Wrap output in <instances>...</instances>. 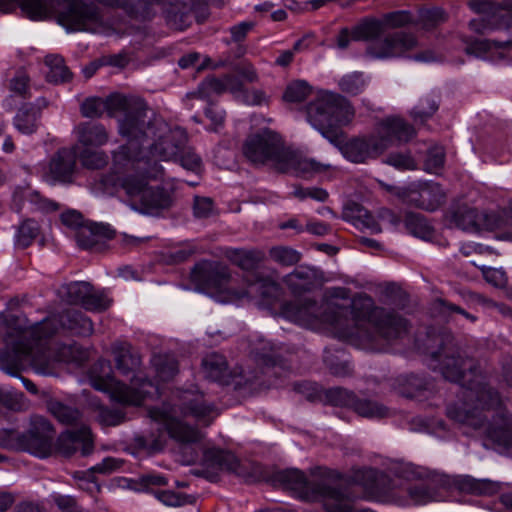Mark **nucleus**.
I'll return each instance as SVG.
<instances>
[{
  "label": "nucleus",
  "instance_id": "obj_32",
  "mask_svg": "<svg viewBox=\"0 0 512 512\" xmlns=\"http://www.w3.org/2000/svg\"><path fill=\"white\" fill-rule=\"evenodd\" d=\"M316 271L307 266H298L287 274L283 281L293 294L309 291L315 284Z\"/></svg>",
  "mask_w": 512,
  "mask_h": 512
},
{
  "label": "nucleus",
  "instance_id": "obj_47",
  "mask_svg": "<svg viewBox=\"0 0 512 512\" xmlns=\"http://www.w3.org/2000/svg\"><path fill=\"white\" fill-rule=\"evenodd\" d=\"M383 31V22L377 19H365L352 30V37L358 40H372Z\"/></svg>",
  "mask_w": 512,
  "mask_h": 512
},
{
  "label": "nucleus",
  "instance_id": "obj_43",
  "mask_svg": "<svg viewBox=\"0 0 512 512\" xmlns=\"http://www.w3.org/2000/svg\"><path fill=\"white\" fill-rule=\"evenodd\" d=\"M439 109V99L433 94L422 97L410 112V116L415 123L423 124L430 119Z\"/></svg>",
  "mask_w": 512,
  "mask_h": 512
},
{
  "label": "nucleus",
  "instance_id": "obj_7",
  "mask_svg": "<svg viewBox=\"0 0 512 512\" xmlns=\"http://www.w3.org/2000/svg\"><path fill=\"white\" fill-rule=\"evenodd\" d=\"M116 369L123 376L129 377L128 386L107 373L92 376L91 384L99 391L110 394L112 400L124 405H140L143 399L152 393L153 383L141 371V357L128 343H117L112 349Z\"/></svg>",
  "mask_w": 512,
  "mask_h": 512
},
{
  "label": "nucleus",
  "instance_id": "obj_18",
  "mask_svg": "<svg viewBox=\"0 0 512 512\" xmlns=\"http://www.w3.org/2000/svg\"><path fill=\"white\" fill-rule=\"evenodd\" d=\"M204 463L207 467L235 473L247 483L261 480V468L255 464L240 463L236 456L221 449H208L204 452Z\"/></svg>",
  "mask_w": 512,
  "mask_h": 512
},
{
  "label": "nucleus",
  "instance_id": "obj_55",
  "mask_svg": "<svg viewBox=\"0 0 512 512\" xmlns=\"http://www.w3.org/2000/svg\"><path fill=\"white\" fill-rule=\"evenodd\" d=\"M9 90L24 99L31 97L30 76L25 69L20 68L15 72L9 81Z\"/></svg>",
  "mask_w": 512,
  "mask_h": 512
},
{
  "label": "nucleus",
  "instance_id": "obj_25",
  "mask_svg": "<svg viewBox=\"0 0 512 512\" xmlns=\"http://www.w3.org/2000/svg\"><path fill=\"white\" fill-rule=\"evenodd\" d=\"M179 401L178 407L184 416H192L206 425L218 415L215 406L208 403L198 391H183L179 395Z\"/></svg>",
  "mask_w": 512,
  "mask_h": 512
},
{
  "label": "nucleus",
  "instance_id": "obj_22",
  "mask_svg": "<svg viewBox=\"0 0 512 512\" xmlns=\"http://www.w3.org/2000/svg\"><path fill=\"white\" fill-rule=\"evenodd\" d=\"M446 217L450 225H454L464 231L476 232L479 231L482 226H486L490 229L500 227L498 222L490 221L494 218L493 215H484L465 202L453 203Z\"/></svg>",
  "mask_w": 512,
  "mask_h": 512
},
{
  "label": "nucleus",
  "instance_id": "obj_1",
  "mask_svg": "<svg viewBox=\"0 0 512 512\" xmlns=\"http://www.w3.org/2000/svg\"><path fill=\"white\" fill-rule=\"evenodd\" d=\"M425 347L430 368L461 386V400L447 406V416L476 429L484 428L492 441L512 450L511 418L500 393L487 381L488 371L462 353L449 331H429Z\"/></svg>",
  "mask_w": 512,
  "mask_h": 512
},
{
  "label": "nucleus",
  "instance_id": "obj_21",
  "mask_svg": "<svg viewBox=\"0 0 512 512\" xmlns=\"http://www.w3.org/2000/svg\"><path fill=\"white\" fill-rule=\"evenodd\" d=\"M403 201L416 208L435 211L446 201V193L438 183H412L403 192Z\"/></svg>",
  "mask_w": 512,
  "mask_h": 512
},
{
  "label": "nucleus",
  "instance_id": "obj_51",
  "mask_svg": "<svg viewBox=\"0 0 512 512\" xmlns=\"http://www.w3.org/2000/svg\"><path fill=\"white\" fill-rule=\"evenodd\" d=\"M322 507L328 512H375L371 509H354L349 502L341 497L328 496L322 485Z\"/></svg>",
  "mask_w": 512,
  "mask_h": 512
},
{
  "label": "nucleus",
  "instance_id": "obj_36",
  "mask_svg": "<svg viewBox=\"0 0 512 512\" xmlns=\"http://www.w3.org/2000/svg\"><path fill=\"white\" fill-rule=\"evenodd\" d=\"M48 68L46 79L48 82L60 84L72 79V73L66 66L64 58L57 54H49L44 58Z\"/></svg>",
  "mask_w": 512,
  "mask_h": 512
},
{
  "label": "nucleus",
  "instance_id": "obj_50",
  "mask_svg": "<svg viewBox=\"0 0 512 512\" xmlns=\"http://www.w3.org/2000/svg\"><path fill=\"white\" fill-rule=\"evenodd\" d=\"M338 86L342 92L355 96L364 91L366 80L362 72H352L341 77Z\"/></svg>",
  "mask_w": 512,
  "mask_h": 512
},
{
  "label": "nucleus",
  "instance_id": "obj_10",
  "mask_svg": "<svg viewBox=\"0 0 512 512\" xmlns=\"http://www.w3.org/2000/svg\"><path fill=\"white\" fill-rule=\"evenodd\" d=\"M150 416L153 426L148 434L135 437L138 447L150 452H157L164 448L166 434L181 444L197 443L202 439V433L181 420L171 416L166 411L151 409Z\"/></svg>",
  "mask_w": 512,
  "mask_h": 512
},
{
  "label": "nucleus",
  "instance_id": "obj_28",
  "mask_svg": "<svg viewBox=\"0 0 512 512\" xmlns=\"http://www.w3.org/2000/svg\"><path fill=\"white\" fill-rule=\"evenodd\" d=\"M283 160L280 161L281 172L292 173L298 177L309 179L320 170V165L313 159L307 158L299 151L287 149Z\"/></svg>",
  "mask_w": 512,
  "mask_h": 512
},
{
  "label": "nucleus",
  "instance_id": "obj_54",
  "mask_svg": "<svg viewBox=\"0 0 512 512\" xmlns=\"http://www.w3.org/2000/svg\"><path fill=\"white\" fill-rule=\"evenodd\" d=\"M269 255L273 261L283 266H292L301 259V254L293 248L287 246L272 247Z\"/></svg>",
  "mask_w": 512,
  "mask_h": 512
},
{
  "label": "nucleus",
  "instance_id": "obj_62",
  "mask_svg": "<svg viewBox=\"0 0 512 512\" xmlns=\"http://www.w3.org/2000/svg\"><path fill=\"white\" fill-rule=\"evenodd\" d=\"M382 475L380 471L373 468H363L355 474V480L368 490L378 489L377 481Z\"/></svg>",
  "mask_w": 512,
  "mask_h": 512
},
{
  "label": "nucleus",
  "instance_id": "obj_33",
  "mask_svg": "<svg viewBox=\"0 0 512 512\" xmlns=\"http://www.w3.org/2000/svg\"><path fill=\"white\" fill-rule=\"evenodd\" d=\"M202 365L207 378L221 384L228 383L230 373L224 356L209 354L203 359Z\"/></svg>",
  "mask_w": 512,
  "mask_h": 512
},
{
  "label": "nucleus",
  "instance_id": "obj_45",
  "mask_svg": "<svg viewBox=\"0 0 512 512\" xmlns=\"http://www.w3.org/2000/svg\"><path fill=\"white\" fill-rule=\"evenodd\" d=\"M226 92L225 91V84H224V77L222 78H215L210 77L206 78L204 81H202L197 89V91L191 92L187 94L188 98L191 99H204V100H210L212 95L216 94H222Z\"/></svg>",
  "mask_w": 512,
  "mask_h": 512
},
{
  "label": "nucleus",
  "instance_id": "obj_24",
  "mask_svg": "<svg viewBox=\"0 0 512 512\" xmlns=\"http://www.w3.org/2000/svg\"><path fill=\"white\" fill-rule=\"evenodd\" d=\"M76 159L73 149H59L43 167L42 178L50 184L71 183L76 170Z\"/></svg>",
  "mask_w": 512,
  "mask_h": 512
},
{
  "label": "nucleus",
  "instance_id": "obj_20",
  "mask_svg": "<svg viewBox=\"0 0 512 512\" xmlns=\"http://www.w3.org/2000/svg\"><path fill=\"white\" fill-rule=\"evenodd\" d=\"M416 47L417 39L412 33L397 31L373 40L367 47V54L378 59L401 57Z\"/></svg>",
  "mask_w": 512,
  "mask_h": 512
},
{
  "label": "nucleus",
  "instance_id": "obj_61",
  "mask_svg": "<svg viewBox=\"0 0 512 512\" xmlns=\"http://www.w3.org/2000/svg\"><path fill=\"white\" fill-rule=\"evenodd\" d=\"M385 301L398 308H404L408 301L407 294L396 284H388L383 290Z\"/></svg>",
  "mask_w": 512,
  "mask_h": 512
},
{
  "label": "nucleus",
  "instance_id": "obj_13",
  "mask_svg": "<svg viewBox=\"0 0 512 512\" xmlns=\"http://www.w3.org/2000/svg\"><path fill=\"white\" fill-rule=\"evenodd\" d=\"M355 117V108L343 95L322 90V136L329 140L328 134L343 132Z\"/></svg>",
  "mask_w": 512,
  "mask_h": 512
},
{
  "label": "nucleus",
  "instance_id": "obj_39",
  "mask_svg": "<svg viewBox=\"0 0 512 512\" xmlns=\"http://www.w3.org/2000/svg\"><path fill=\"white\" fill-rule=\"evenodd\" d=\"M351 408L358 415L366 418H384L391 415L390 409L383 404L369 399H359L356 396Z\"/></svg>",
  "mask_w": 512,
  "mask_h": 512
},
{
  "label": "nucleus",
  "instance_id": "obj_23",
  "mask_svg": "<svg viewBox=\"0 0 512 512\" xmlns=\"http://www.w3.org/2000/svg\"><path fill=\"white\" fill-rule=\"evenodd\" d=\"M280 314L285 319L307 329L316 330L320 325V306L310 298H296L284 302Z\"/></svg>",
  "mask_w": 512,
  "mask_h": 512
},
{
  "label": "nucleus",
  "instance_id": "obj_9",
  "mask_svg": "<svg viewBox=\"0 0 512 512\" xmlns=\"http://www.w3.org/2000/svg\"><path fill=\"white\" fill-rule=\"evenodd\" d=\"M471 31L484 35L493 31L506 34L505 40L471 39L466 41L467 54L492 62H505L512 60V14L493 11L484 18L472 19L469 22Z\"/></svg>",
  "mask_w": 512,
  "mask_h": 512
},
{
  "label": "nucleus",
  "instance_id": "obj_34",
  "mask_svg": "<svg viewBox=\"0 0 512 512\" xmlns=\"http://www.w3.org/2000/svg\"><path fill=\"white\" fill-rule=\"evenodd\" d=\"M251 276L252 278L248 279V290L245 292V295H258L268 302L279 295L280 286L275 281L256 274H252Z\"/></svg>",
  "mask_w": 512,
  "mask_h": 512
},
{
  "label": "nucleus",
  "instance_id": "obj_48",
  "mask_svg": "<svg viewBox=\"0 0 512 512\" xmlns=\"http://www.w3.org/2000/svg\"><path fill=\"white\" fill-rule=\"evenodd\" d=\"M252 353L256 360L265 366H273L279 361L278 348L263 339H260L259 344L252 348Z\"/></svg>",
  "mask_w": 512,
  "mask_h": 512
},
{
  "label": "nucleus",
  "instance_id": "obj_63",
  "mask_svg": "<svg viewBox=\"0 0 512 512\" xmlns=\"http://www.w3.org/2000/svg\"><path fill=\"white\" fill-rule=\"evenodd\" d=\"M97 418L102 425L116 426L124 420V413L119 409L100 406Z\"/></svg>",
  "mask_w": 512,
  "mask_h": 512
},
{
  "label": "nucleus",
  "instance_id": "obj_31",
  "mask_svg": "<svg viewBox=\"0 0 512 512\" xmlns=\"http://www.w3.org/2000/svg\"><path fill=\"white\" fill-rule=\"evenodd\" d=\"M78 142L85 148L100 147L109 140V134L102 124L84 122L76 127Z\"/></svg>",
  "mask_w": 512,
  "mask_h": 512
},
{
  "label": "nucleus",
  "instance_id": "obj_37",
  "mask_svg": "<svg viewBox=\"0 0 512 512\" xmlns=\"http://www.w3.org/2000/svg\"><path fill=\"white\" fill-rule=\"evenodd\" d=\"M404 225L410 234L423 240H429L434 234V228L420 213L407 212L404 217Z\"/></svg>",
  "mask_w": 512,
  "mask_h": 512
},
{
  "label": "nucleus",
  "instance_id": "obj_38",
  "mask_svg": "<svg viewBox=\"0 0 512 512\" xmlns=\"http://www.w3.org/2000/svg\"><path fill=\"white\" fill-rule=\"evenodd\" d=\"M345 215L358 227L370 230L372 233L381 232L380 225L373 215L357 203L346 208Z\"/></svg>",
  "mask_w": 512,
  "mask_h": 512
},
{
  "label": "nucleus",
  "instance_id": "obj_44",
  "mask_svg": "<svg viewBox=\"0 0 512 512\" xmlns=\"http://www.w3.org/2000/svg\"><path fill=\"white\" fill-rule=\"evenodd\" d=\"M406 491L408 498L405 504L407 505H423L438 500L436 491L426 482L410 485Z\"/></svg>",
  "mask_w": 512,
  "mask_h": 512
},
{
  "label": "nucleus",
  "instance_id": "obj_40",
  "mask_svg": "<svg viewBox=\"0 0 512 512\" xmlns=\"http://www.w3.org/2000/svg\"><path fill=\"white\" fill-rule=\"evenodd\" d=\"M47 407L49 412L62 424L76 425L81 420L82 415L77 408L60 401L50 400Z\"/></svg>",
  "mask_w": 512,
  "mask_h": 512
},
{
  "label": "nucleus",
  "instance_id": "obj_64",
  "mask_svg": "<svg viewBox=\"0 0 512 512\" xmlns=\"http://www.w3.org/2000/svg\"><path fill=\"white\" fill-rule=\"evenodd\" d=\"M446 20V14L441 8H432L422 12L421 22L427 29L433 28Z\"/></svg>",
  "mask_w": 512,
  "mask_h": 512
},
{
  "label": "nucleus",
  "instance_id": "obj_17",
  "mask_svg": "<svg viewBox=\"0 0 512 512\" xmlns=\"http://www.w3.org/2000/svg\"><path fill=\"white\" fill-rule=\"evenodd\" d=\"M59 295L69 304L81 305L87 311L102 312L111 305V300L84 281L71 282L59 288Z\"/></svg>",
  "mask_w": 512,
  "mask_h": 512
},
{
  "label": "nucleus",
  "instance_id": "obj_42",
  "mask_svg": "<svg viewBox=\"0 0 512 512\" xmlns=\"http://www.w3.org/2000/svg\"><path fill=\"white\" fill-rule=\"evenodd\" d=\"M156 376L161 381H169L178 373V361L173 355L158 354L152 358Z\"/></svg>",
  "mask_w": 512,
  "mask_h": 512
},
{
  "label": "nucleus",
  "instance_id": "obj_46",
  "mask_svg": "<svg viewBox=\"0 0 512 512\" xmlns=\"http://www.w3.org/2000/svg\"><path fill=\"white\" fill-rule=\"evenodd\" d=\"M229 258L243 270L250 271L263 260L264 254L259 250L236 249L230 252Z\"/></svg>",
  "mask_w": 512,
  "mask_h": 512
},
{
  "label": "nucleus",
  "instance_id": "obj_4",
  "mask_svg": "<svg viewBox=\"0 0 512 512\" xmlns=\"http://www.w3.org/2000/svg\"><path fill=\"white\" fill-rule=\"evenodd\" d=\"M12 322H15V330L22 335V340L16 346L17 354L29 361L32 369L42 375L52 374L53 357L48 347V338L59 327L79 336H90L93 333L91 319L75 309H66L31 326L27 325L25 318L16 316H11L9 324L12 325Z\"/></svg>",
  "mask_w": 512,
  "mask_h": 512
},
{
  "label": "nucleus",
  "instance_id": "obj_14",
  "mask_svg": "<svg viewBox=\"0 0 512 512\" xmlns=\"http://www.w3.org/2000/svg\"><path fill=\"white\" fill-rule=\"evenodd\" d=\"M167 24L176 30H184L191 25L193 17L204 21L208 17L207 0H159Z\"/></svg>",
  "mask_w": 512,
  "mask_h": 512
},
{
  "label": "nucleus",
  "instance_id": "obj_56",
  "mask_svg": "<svg viewBox=\"0 0 512 512\" xmlns=\"http://www.w3.org/2000/svg\"><path fill=\"white\" fill-rule=\"evenodd\" d=\"M176 161L180 165L194 173H199L202 170V159L191 147H186V144L182 147L179 154L176 157Z\"/></svg>",
  "mask_w": 512,
  "mask_h": 512
},
{
  "label": "nucleus",
  "instance_id": "obj_52",
  "mask_svg": "<svg viewBox=\"0 0 512 512\" xmlns=\"http://www.w3.org/2000/svg\"><path fill=\"white\" fill-rule=\"evenodd\" d=\"M40 227L35 220L27 219L23 221L16 234V244L21 248L28 247L39 235Z\"/></svg>",
  "mask_w": 512,
  "mask_h": 512
},
{
  "label": "nucleus",
  "instance_id": "obj_35",
  "mask_svg": "<svg viewBox=\"0 0 512 512\" xmlns=\"http://www.w3.org/2000/svg\"><path fill=\"white\" fill-rule=\"evenodd\" d=\"M400 393L407 398L419 396L423 391H430L432 383L418 374L402 375L397 378Z\"/></svg>",
  "mask_w": 512,
  "mask_h": 512
},
{
  "label": "nucleus",
  "instance_id": "obj_60",
  "mask_svg": "<svg viewBox=\"0 0 512 512\" xmlns=\"http://www.w3.org/2000/svg\"><path fill=\"white\" fill-rule=\"evenodd\" d=\"M433 309H434V311H436L440 314H443V315H450L451 313L456 312V313L463 315L465 318H467L471 322L476 321V317L474 315L468 313L467 311L462 309L460 306L455 305L443 298H437L433 302Z\"/></svg>",
  "mask_w": 512,
  "mask_h": 512
},
{
  "label": "nucleus",
  "instance_id": "obj_15",
  "mask_svg": "<svg viewBox=\"0 0 512 512\" xmlns=\"http://www.w3.org/2000/svg\"><path fill=\"white\" fill-rule=\"evenodd\" d=\"M272 482L302 501L315 502L320 497V484L313 473L308 476L295 468L285 469L274 473Z\"/></svg>",
  "mask_w": 512,
  "mask_h": 512
},
{
  "label": "nucleus",
  "instance_id": "obj_8",
  "mask_svg": "<svg viewBox=\"0 0 512 512\" xmlns=\"http://www.w3.org/2000/svg\"><path fill=\"white\" fill-rule=\"evenodd\" d=\"M416 132L412 125L400 117H387L382 120L375 134L356 137L346 141L344 132L328 134L329 142L337 147L344 157L355 163L376 159L396 142H408Z\"/></svg>",
  "mask_w": 512,
  "mask_h": 512
},
{
  "label": "nucleus",
  "instance_id": "obj_5",
  "mask_svg": "<svg viewBox=\"0 0 512 512\" xmlns=\"http://www.w3.org/2000/svg\"><path fill=\"white\" fill-rule=\"evenodd\" d=\"M120 136L127 140L122 146H130L134 154L152 160L148 153L163 161L176 160L182 147L187 142V134L182 128L170 129L165 120L149 110L146 102L143 110L136 117H129L120 125Z\"/></svg>",
  "mask_w": 512,
  "mask_h": 512
},
{
  "label": "nucleus",
  "instance_id": "obj_59",
  "mask_svg": "<svg viewBox=\"0 0 512 512\" xmlns=\"http://www.w3.org/2000/svg\"><path fill=\"white\" fill-rule=\"evenodd\" d=\"M305 120L316 130H320V97L314 99L300 109Z\"/></svg>",
  "mask_w": 512,
  "mask_h": 512
},
{
  "label": "nucleus",
  "instance_id": "obj_49",
  "mask_svg": "<svg viewBox=\"0 0 512 512\" xmlns=\"http://www.w3.org/2000/svg\"><path fill=\"white\" fill-rule=\"evenodd\" d=\"M313 88L303 80H297L290 83L283 94L286 102H302L313 94Z\"/></svg>",
  "mask_w": 512,
  "mask_h": 512
},
{
  "label": "nucleus",
  "instance_id": "obj_41",
  "mask_svg": "<svg viewBox=\"0 0 512 512\" xmlns=\"http://www.w3.org/2000/svg\"><path fill=\"white\" fill-rule=\"evenodd\" d=\"M458 487L462 492L478 494V495H492L499 490L497 483L490 480H478L470 476H465L458 481Z\"/></svg>",
  "mask_w": 512,
  "mask_h": 512
},
{
  "label": "nucleus",
  "instance_id": "obj_2",
  "mask_svg": "<svg viewBox=\"0 0 512 512\" xmlns=\"http://www.w3.org/2000/svg\"><path fill=\"white\" fill-rule=\"evenodd\" d=\"M130 146H119L112 152L111 177L107 184L119 186L132 202L134 209L153 214L168 209L173 202L172 193L162 187L149 186L150 180L161 179L164 169L158 162L134 154Z\"/></svg>",
  "mask_w": 512,
  "mask_h": 512
},
{
  "label": "nucleus",
  "instance_id": "obj_3",
  "mask_svg": "<svg viewBox=\"0 0 512 512\" xmlns=\"http://www.w3.org/2000/svg\"><path fill=\"white\" fill-rule=\"evenodd\" d=\"M350 318L335 319L340 335L351 342L372 350H379V340L387 343L400 339L408 333L409 323L394 310L374 305L367 294L355 296L349 306Z\"/></svg>",
  "mask_w": 512,
  "mask_h": 512
},
{
  "label": "nucleus",
  "instance_id": "obj_29",
  "mask_svg": "<svg viewBox=\"0 0 512 512\" xmlns=\"http://www.w3.org/2000/svg\"><path fill=\"white\" fill-rule=\"evenodd\" d=\"M98 4L106 7H118L122 8L130 17L137 20H149L155 14L156 11L153 9V5L159 0H94Z\"/></svg>",
  "mask_w": 512,
  "mask_h": 512
},
{
  "label": "nucleus",
  "instance_id": "obj_30",
  "mask_svg": "<svg viewBox=\"0 0 512 512\" xmlns=\"http://www.w3.org/2000/svg\"><path fill=\"white\" fill-rule=\"evenodd\" d=\"M41 109L33 103L23 104L13 118V125L18 132L24 135L35 133L39 127Z\"/></svg>",
  "mask_w": 512,
  "mask_h": 512
},
{
  "label": "nucleus",
  "instance_id": "obj_53",
  "mask_svg": "<svg viewBox=\"0 0 512 512\" xmlns=\"http://www.w3.org/2000/svg\"><path fill=\"white\" fill-rule=\"evenodd\" d=\"M79 159L85 168L92 170L104 168L109 161V157L104 151L89 148H84L80 152Z\"/></svg>",
  "mask_w": 512,
  "mask_h": 512
},
{
  "label": "nucleus",
  "instance_id": "obj_12",
  "mask_svg": "<svg viewBox=\"0 0 512 512\" xmlns=\"http://www.w3.org/2000/svg\"><path fill=\"white\" fill-rule=\"evenodd\" d=\"M286 150L277 134L270 130L250 135L243 144V154L251 163H272L278 170Z\"/></svg>",
  "mask_w": 512,
  "mask_h": 512
},
{
  "label": "nucleus",
  "instance_id": "obj_57",
  "mask_svg": "<svg viewBox=\"0 0 512 512\" xmlns=\"http://www.w3.org/2000/svg\"><path fill=\"white\" fill-rule=\"evenodd\" d=\"M325 403L332 406L351 407L355 395L346 389L334 387L324 393Z\"/></svg>",
  "mask_w": 512,
  "mask_h": 512
},
{
  "label": "nucleus",
  "instance_id": "obj_11",
  "mask_svg": "<svg viewBox=\"0 0 512 512\" xmlns=\"http://www.w3.org/2000/svg\"><path fill=\"white\" fill-rule=\"evenodd\" d=\"M144 100L134 96H124L115 94L102 99L100 97H90L81 104V113L87 118H98L105 111L112 117L116 113L122 116L118 119V133L120 134V125L123 120L129 117H136L143 110Z\"/></svg>",
  "mask_w": 512,
  "mask_h": 512
},
{
  "label": "nucleus",
  "instance_id": "obj_16",
  "mask_svg": "<svg viewBox=\"0 0 512 512\" xmlns=\"http://www.w3.org/2000/svg\"><path fill=\"white\" fill-rule=\"evenodd\" d=\"M54 429L51 423L42 416H33L26 432L18 435L21 448L38 457H47L52 449Z\"/></svg>",
  "mask_w": 512,
  "mask_h": 512
},
{
  "label": "nucleus",
  "instance_id": "obj_6",
  "mask_svg": "<svg viewBox=\"0 0 512 512\" xmlns=\"http://www.w3.org/2000/svg\"><path fill=\"white\" fill-rule=\"evenodd\" d=\"M17 7L32 20L55 16L67 31L103 33L107 30L101 9L87 0H0L4 12Z\"/></svg>",
  "mask_w": 512,
  "mask_h": 512
},
{
  "label": "nucleus",
  "instance_id": "obj_19",
  "mask_svg": "<svg viewBox=\"0 0 512 512\" xmlns=\"http://www.w3.org/2000/svg\"><path fill=\"white\" fill-rule=\"evenodd\" d=\"M229 279L228 267L218 261H200L191 271V281L203 292L222 291Z\"/></svg>",
  "mask_w": 512,
  "mask_h": 512
},
{
  "label": "nucleus",
  "instance_id": "obj_58",
  "mask_svg": "<svg viewBox=\"0 0 512 512\" xmlns=\"http://www.w3.org/2000/svg\"><path fill=\"white\" fill-rule=\"evenodd\" d=\"M384 163L395 167L398 170H414L417 165L409 152H393L384 160Z\"/></svg>",
  "mask_w": 512,
  "mask_h": 512
},
{
  "label": "nucleus",
  "instance_id": "obj_26",
  "mask_svg": "<svg viewBox=\"0 0 512 512\" xmlns=\"http://www.w3.org/2000/svg\"><path fill=\"white\" fill-rule=\"evenodd\" d=\"M57 448L64 456L73 455L81 449L83 456L89 455L93 450L91 430L87 425H81L77 430L62 433L57 440Z\"/></svg>",
  "mask_w": 512,
  "mask_h": 512
},
{
  "label": "nucleus",
  "instance_id": "obj_27",
  "mask_svg": "<svg viewBox=\"0 0 512 512\" xmlns=\"http://www.w3.org/2000/svg\"><path fill=\"white\" fill-rule=\"evenodd\" d=\"M115 236V230L108 224L84 223L75 233L78 245L84 249H97Z\"/></svg>",
  "mask_w": 512,
  "mask_h": 512
}]
</instances>
